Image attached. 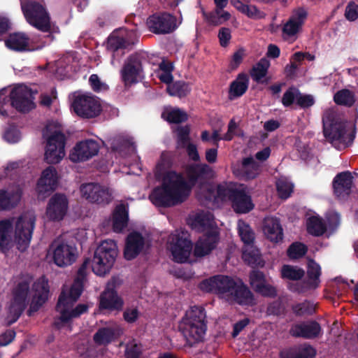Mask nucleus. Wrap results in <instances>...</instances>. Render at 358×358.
Instances as JSON below:
<instances>
[{
	"mask_svg": "<svg viewBox=\"0 0 358 358\" xmlns=\"http://www.w3.org/2000/svg\"><path fill=\"white\" fill-rule=\"evenodd\" d=\"M29 37L22 32H15L10 34L5 40L6 46L12 50L24 52L29 50Z\"/></svg>",
	"mask_w": 358,
	"mask_h": 358,
	"instance_id": "nucleus-34",
	"label": "nucleus"
},
{
	"mask_svg": "<svg viewBox=\"0 0 358 358\" xmlns=\"http://www.w3.org/2000/svg\"><path fill=\"white\" fill-rule=\"evenodd\" d=\"M345 17L350 22H354L358 19V5L351 1H350L345 10Z\"/></svg>",
	"mask_w": 358,
	"mask_h": 358,
	"instance_id": "nucleus-61",
	"label": "nucleus"
},
{
	"mask_svg": "<svg viewBox=\"0 0 358 358\" xmlns=\"http://www.w3.org/2000/svg\"><path fill=\"white\" fill-rule=\"evenodd\" d=\"M321 267L313 259H310L308 263L307 267V280L296 285L295 291L302 293L308 289H316L320 284V277L321 275Z\"/></svg>",
	"mask_w": 358,
	"mask_h": 358,
	"instance_id": "nucleus-26",
	"label": "nucleus"
},
{
	"mask_svg": "<svg viewBox=\"0 0 358 358\" xmlns=\"http://www.w3.org/2000/svg\"><path fill=\"white\" fill-rule=\"evenodd\" d=\"M74 112L83 118H93L99 115L102 110L100 101L94 96L79 95L72 103Z\"/></svg>",
	"mask_w": 358,
	"mask_h": 358,
	"instance_id": "nucleus-16",
	"label": "nucleus"
},
{
	"mask_svg": "<svg viewBox=\"0 0 358 358\" xmlns=\"http://www.w3.org/2000/svg\"><path fill=\"white\" fill-rule=\"evenodd\" d=\"M69 209V199L65 194L55 193L49 200L46 215L52 221L64 219Z\"/></svg>",
	"mask_w": 358,
	"mask_h": 358,
	"instance_id": "nucleus-21",
	"label": "nucleus"
},
{
	"mask_svg": "<svg viewBox=\"0 0 358 358\" xmlns=\"http://www.w3.org/2000/svg\"><path fill=\"white\" fill-rule=\"evenodd\" d=\"M117 256L116 243L113 240H106L96 249L92 260L85 259L78 270V275L82 281L86 277V269L91 264L93 272L99 276L108 273L113 267Z\"/></svg>",
	"mask_w": 358,
	"mask_h": 358,
	"instance_id": "nucleus-4",
	"label": "nucleus"
},
{
	"mask_svg": "<svg viewBox=\"0 0 358 358\" xmlns=\"http://www.w3.org/2000/svg\"><path fill=\"white\" fill-rule=\"evenodd\" d=\"M11 108L20 113H28L35 108L34 94L29 87L18 84L10 90Z\"/></svg>",
	"mask_w": 358,
	"mask_h": 358,
	"instance_id": "nucleus-14",
	"label": "nucleus"
},
{
	"mask_svg": "<svg viewBox=\"0 0 358 358\" xmlns=\"http://www.w3.org/2000/svg\"><path fill=\"white\" fill-rule=\"evenodd\" d=\"M145 245V239L138 231L130 233L125 242L124 257L127 260L135 259L142 251Z\"/></svg>",
	"mask_w": 358,
	"mask_h": 358,
	"instance_id": "nucleus-28",
	"label": "nucleus"
},
{
	"mask_svg": "<svg viewBox=\"0 0 358 358\" xmlns=\"http://www.w3.org/2000/svg\"><path fill=\"white\" fill-rule=\"evenodd\" d=\"M123 319L129 324H133L137 321L140 316L138 308H127L123 312Z\"/></svg>",
	"mask_w": 358,
	"mask_h": 358,
	"instance_id": "nucleus-63",
	"label": "nucleus"
},
{
	"mask_svg": "<svg viewBox=\"0 0 358 358\" xmlns=\"http://www.w3.org/2000/svg\"><path fill=\"white\" fill-rule=\"evenodd\" d=\"M238 234L241 241L245 245H252L255 240V234L248 224L243 222V226L238 224Z\"/></svg>",
	"mask_w": 358,
	"mask_h": 358,
	"instance_id": "nucleus-56",
	"label": "nucleus"
},
{
	"mask_svg": "<svg viewBox=\"0 0 358 358\" xmlns=\"http://www.w3.org/2000/svg\"><path fill=\"white\" fill-rule=\"evenodd\" d=\"M43 137L46 141L44 159L49 164H56L64 157L66 137L61 131H51L46 126L43 131Z\"/></svg>",
	"mask_w": 358,
	"mask_h": 358,
	"instance_id": "nucleus-7",
	"label": "nucleus"
},
{
	"mask_svg": "<svg viewBox=\"0 0 358 358\" xmlns=\"http://www.w3.org/2000/svg\"><path fill=\"white\" fill-rule=\"evenodd\" d=\"M115 338V331L110 327L99 328L93 336L94 343L99 345H106Z\"/></svg>",
	"mask_w": 358,
	"mask_h": 358,
	"instance_id": "nucleus-43",
	"label": "nucleus"
},
{
	"mask_svg": "<svg viewBox=\"0 0 358 358\" xmlns=\"http://www.w3.org/2000/svg\"><path fill=\"white\" fill-rule=\"evenodd\" d=\"M315 99L310 94H303L300 91L298 92L296 104L301 108H308L313 106Z\"/></svg>",
	"mask_w": 358,
	"mask_h": 358,
	"instance_id": "nucleus-62",
	"label": "nucleus"
},
{
	"mask_svg": "<svg viewBox=\"0 0 358 358\" xmlns=\"http://www.w3.org/2000/svg\"><path fill=\"white\" fill-rule=\"evenodd\" d=\"M219 241V234L215 230H208L196 242L194 255L203 257L209 255L217 246Z\"/></svg>",
	"mask_w": 358,
	"mask_h": 358,
	"instance_id": "nucleus-23",
	"label": "nucleus"
},
{
	"mask_svg": "<svg viewBox=\"0 0 358 358\" xmlns=\"http://www.w3.org/2000/svg\"><path fill=\"white\" fill-rule=\"evenodd\" d=\"M162 117L168 122L173 124L182 123L188 119L187 113L179 108H172L163 113Z\"/></svg>",
	"mask_w": 358,
	"mask_h": 358,
	"instance_id": "nucleus-46",
	"label": "nucleus"
},
{
	"mask_svg": "<svg viewBox=\"0 0 358 358\" xmlns=\"http://www.w3.org/2000/svg\"><path fill=\"white\" fill-rule=\"evenodd\" d=\"M276 189L280 198L286 199L292 193L294 185L290 180H276Z\"/></svg>",
	"mask_w": 358,
	"mask_h": 358,
	"instance_id": "nucleus-55",
	"label": "nucleus"
},
{
	"mask_svg": "<svg viewBox=\"0 0 358 358\" xmlns=\"http://www.w3.org/2000/svg\"><path fill=\"white\" fill-rule=\"evenodd\" d=\"M249 76L245 73H240L236 78L233 80L229 87V99L232 100L243 96L249 87Z\"/></svg>",
	"mask_w": 358,
	"mask_h": 358,
	"instance_id": "nucleus-33",
	"label": "nucleus"
},
{
	"mask_svg": "<svg viewBox=\"0 0 358 358\" xmlns=\"http://www.w3.org/2000/svg\"><path fill=\"white\" fill-rule=\"evenodd\" d=\"M322 332L320 324L315 320H309L294 324L289 329V334L294 338L313 339L317 338Z\"/></svg>",
	"mask_w": 358,
	"mask_h": 358,
	"instance_id": "nucleus-24",
	"label": "nucleus"
},
{
	"mask_svg": "<svg viewBox=\"0 0 358 358\" xmlns=\"http://www.w3.org/2000/svg\"><path fill=\"white\" fill-rule=\"evenodd\" d=\"M155 187L149 199L157 207L170 208L180 205L189 196L197 180H162Z\"/></svg>",
	"mask_w": 358,
	"mask_h": 358,
	"instance_id": "nucleus-3",
	"label": "nucleus"
},
{
	"mask_svg": "<svg viewBox=\"0 0 358 358\" xmlns=\"http://www.w3.org/2000/svg\"><path fill=\"white\" fill-rule=\"evenodd\" d=\"M292 310L296 316L310 315L315 313V306L310 301H305L293 306Z\"/></svg>",
	"mask_w": 358,
	"mask_h": 358,
	"instance_id": "nucleus-54",
	"label": "nucleus"
},
{
	"mask_svg": "<svg viewBox=\"0 0 358 358\" xmlns=\"http://www.w3.org/2000/svg\"><path fill=\"white\" fill-rule=\"evenodd\" d=\"M308 251L307 246L299 242L292 243L287 250V255L290 259H299L303 257Z\"/></svg>",
	"mask_w": 358,
	"mask_h": 358,
	"instance_id": "nucleus-52",
	"label": "nucleus"
},
{
	"mask_svg": "<svg viewBox=\"0 0 358 358\" xmlns=\"http://www.w3.org/2000/svg\"><path fill=\"white\" fill-rule=\"evenodd\" d=\"M83 291V281H82V279H80V278H76L67 294L70 295V297H71L73 301H78Z\"/></svg>",
	"mask_w": 358,
	"mask_h": 358,
	"instance_id": "nucleus-59",
	"label": "nucleus"
},
{
	"mask_svg": "<svg viewBox=\"0 0 358 358\" xmlns=\"http://www.w3.org/2000/svg\"><path fill=\"white\" fill-rule=\"evenodd\" d=\"M307 231L309 234L319 237L327 231V225L324 220L317 216H311L307 220Z\"/></svg>",
	"mask_w": 358,
	"mask_h": 358,
	"instance_id": "nucleus-40",
	"label": "nucleus"
},
{
	"mask_svg": "<svg viewBox=\"0 0 358 358\" xmlns=\"http://www.w3.org/2000/svg\"><path fill=\"white\" fill-rule=\"evenodd\" d=\"M119 285V279L115 277L108 282L104 291L99 297V310L117 313L122 310L124 302L117 294V288Z\"/></svg>",
	"mask_w": 358,
	"mask_h": 358,
	"instance_id": "nucleus-10",
	"label": "nucleus"
},
{
	"mask_svg": "<svg viewBox=\"0 0 358 358\" xmlns=\"http://www.w3.org/2000/svg\"><path fill=\"white\" fill-rule=\"evenodd\" d=\"M190 128L188 125L178 127L177 129L178 141L182 146L186 145L189 141Z\"/></svg>",
	"mask_w": 358,
	"mask_h": 358,
	"instance_id": "nucleus-64",
	"label": "nucleus"
},
{
	"mask_svg": "<svg viewBox=\"0 0 358 358\" xmlns=\"http://www.w3.org/2000/svg\"><path fill=\"white\" fill-rule=\"evenodd\" d=\"M249 281L253 290L262 296L275 298L278 294L276 288L268 282L264 273L259 270L250 271Z\"/></svg>",
	"mask_w": 358,
	"mask_h": 358,
	"instance_id": "nucleus-20",
	"label": "nucleus"
},
{
	"mask_svg": "<svg viewBox=\"0 0 358 358\" xmlns=\"http://www.w3.org/2000/svg\"><path fill=\"white\" fill-rule=\"evenodd\" d=\"M171 163L169 160L162 158L155 167V179L182 180V173L170 169ZM187 179H211L214 176V171L206 164H191L185 167Z\"/></svg>",
	"mask_w": 358,
	"mask_h": 358,
	"instance_id": "nucleus-5",
	"label": "nucleus"
},
{
	"mask_svg": "<svg viewBox=\"0 0 358 358\" xmlns=\"http://www.w3.org/2000/svg\"><path fill=\"white\" fill-rule=\"evenodd\" d=\"M199 287L207 293L225 295L228 301L240 306H252L255 304L254 294L241 278L216 275L203 280Z\"/></svg>",
	"mask_w": 358,
	"mask_h": 358,
	"instance_id": "nucleus-2",
	"label": "nucleus"
},
{
	"mask_svg": "<svg viewBox=\"0 0 358 358\" xmlns=\"http://www.w3.org/2000/svg\"><path fill=\"white\" fill-rule=\"evenodd\" d=\"M334 100L338 105L347 106H352L355 101L353 92L347 89L338 91L334 94Z\"/></svg>",
	"mask_w": 358,
	"mask_h": 358,
	"instance_id": "nucleus-51",
	"label": "nucleus"
},
{
	"mask_svg": "<svg viewBox=\"0 0 358 358\" xmlns=\"http://www.w3.org/2000/svg\"><path fill=\"white\" fill-rule=\"evenodd\" d=\"M13 224V219L0 221V251L3 253L8 252L10 248Z\"/></svg>",
	"mask_w": 358,
	"mask_h": 358,
	"instance_id": "nucleus-36",
	"label": "nucleus"
},
{
	"mask_svg": "<svg viewBox=\"0 0 358 358\" xmlns=\"http://www.w3.org/2000/svg\"><path fill=\"white\" fill-rule=\"evenodd\" d=\"M285 306L282 301L280 299L272 301L267 306L266 314L268 315L282 316L285 315Z\"/></svg>",
	"mask_w": 358,
	"mask_h": 358,
	"instance_id": "nucleus-53",
	"label": "nucleus"
},
{
	"mask_svg": "<svg viewBox=\"0 0 358 358\" xmlns=\"http://www.w3.org/2000/svg\"><path fill=\"white\" fill-rule=\"evenodd\" d=\"M150 31L155 34L173 32L178 27L175 15L167 12H159L149 16L146 22Z\"/></svg>",
	"mask_w": 358,
	"mask_h": 358,
	"instance_id": "nucleus-12",
	"label": "nucleus"
},
{
	"mask_svg": "<svg viewBox=\"0 0 358 358\" xmlns=\"http://www.w3.org/2000/svg\"><path fill=\"white\" fill-rule=\"evenodd\" d=\"M76 301H73L66 292L62 290L59 296L55 310L57 312L59 313V316H62V311L63 310L70 311Z\"/></svg>",
	"mask_w": 358,
	"mask_h": 358,
	"instance_id": "nucleus-50",
	"label": "nucleus"
},
{
	"mask_svg": "<svg viewBox=\"0 0 358 358\" xmlns=\"http://www.w3.org/2000/svg\"><path fill=\"white\" fill-rule=\"evenodd\" d=\"M315 355V349L310 345L281 352L282 358H314Z\"/></svg>",
	"mask_w": 358,
	"mask_h": 358,
	"instance_id": "nucleus-38",
	"label": "nucleus"
},
{
	"mask_svg": "<svg viewBox=\"0 0 358 358\" xmlns=\"http://www.w3.org/2000/svg\"><path fill=\"white\" fill-rule=\"evenodd\" d=\"M263 230L267 238L272 242L278 243L283 238V230L278 218L273 217L265 218Z\"/></svg>",
	"mask_w": 358,
	"mask_h": 358,
	"instance_id": "nucleus-32",
	"label": "nucleus"
},
{
	"mask_svg": "<svg viewBox=\"0 0 358 358\" xmlns=\"http://www.w3.org/2000/svg\"><path fill=\"white\" fill-rule=\"evenodd\" d=\"M324 136L331 143L337 141L346 147L350 146L356 136V128L346 134L347 122L333 110H326L322 117Z\"/></svg>",
	"mask_w": 358,
	"mask_h": 358,
	"instance_id": "nucleus-6",
	"label": "nucleus"
},
{
	"mask_svg": "<svg viewBox=\"0 0 358 358\" xmlns=\"http://www.w3.org/2000/svg\"><path fill=\"white\" fill-rule=\"evenodd\" d=\"M269 66L270 63L267 59H261L250 70V75L252 80L257 83L267 84L268 79H263L267 75Z\"/></svg>",
	"mask_w": 358,
	"mask_h": 358,
	"instance_id": "nucleus-37",
	"label": "nucleus"
},
{
	"mask_svg": "<svg viewBox=\"0 0 358 358\" xmlns=\"http://www.w3.org/2000/svg\"><path fill=\"white\" fill-rule=\"evenodd\" d=\"M178 328L187 345L192 347L203 341L207 330V324L180 322Z\"/></svg>",
	"mask_w": 358,
	"mask_h": 358,
	"instance_id": "nucleus-22",
	"label": "nucleus"
},
{
	"mask_svg": "<svg viewBox=\"0 0 358 358\" xmlns=\"http://www.w3.org/2000/svg\"><path fill=\"white\" fill-rule=\"evenodd\" d=\"M143 57L138 52L129 55L120 70V77L124 87H129L138 83L143 71L142 60Z\"/></svg>",
	"mask_w": 358,
	"mask_h": 358,
	"instance_id": "nucleus-11",
	"label": "nucleus"
},
{
	"mask_svg": "<svg viewBox=\"0 0 358 358\" xmlns=\"http://www.w3.org/2000/svg\"><path fill=\"white\" fill-rule=\"evenodd\" d=\"M243 259L247 264L252 267L264 266L260 251L252 245H245L243 250Z\"/></svg>",
	"mask_w": 358,
	"mask_h": 358,
	"instance_id": "nucleus-39",
	"label": "nucleus"
},
{
	"mask_svg": "<svg viewBox=\"0 0 358 358\" xmlns=\"http://www.w3.org/2000/svg\"><path fill=\"white\" fill-rule=\"evenodd\" d=\"M205 17L209 24L217 26L228 21L231 17V14L228 11L215 9L212 12L205 14Z\"/></svg>",
	"mask_w": 358,
	"mask_h": 358,
	"instance_id": "nucleus-48",
	"label": "nucleus"
},
{
	"mask_svg": "<svg viewBox=\"0 0 358 358\" xmlns=\"http://www.w3.org/2000/svg\"><path fill=\"white\" fill-rule=\"evenodd\" d=\"M27 22L43 32H50L51 29L49 13L41 3L31 1L21 5Z\"/></svg>",
	"mask_w": 358,
	"mask_h": 358,
	"instance_id": "nucleus-8",
	"label": "nucleus"
},
{
	"mask_svg": "<svg viewBox=\"0 0 358 358\" xmlns=\"http://www.w3.org/2000/svg\"><path fill=\"white\" fill-rule=\"evenodd\" d=\"M6 107H11V96L7 88H3L0 90V115L7 117L9 115Z\"/></svg>",
	"mask_w": 358,
	"mask_h": 358,
	"instance_id": "nucleus-57",
	"label": "nucleus"
},
{
	"mask_svg": "<svg viewBox=\"0 0 358 358\" xmlns=\"http://www.w3.org/2000/svg\"><path fill=\"white\" fill-rule=\"evenodd\" d=\"M36 217L29 214L21 215L17 220L15 237L18 248L24 250L28 248L35 227Z\"/></svg>",
	"mask_w": 358,
	"mask_h": 358,
	"instance_id": "nucleus-13",
	"label": "nucleus"
},
{
	"mask_svg": "<svg viewBox=\"0 0 358 358\" xmlns=\"http://www.w3.org/2000/svg\"><path fill=\"white\" fill-rule=\"evenodd\" d=\"M76 247L66 243L59 242L55 245L53 260L58 266L63 267L72 264L76 259Z\"/></svg>",
	"mask_w": 358,
	"mask_h": 358,
	"instance_id": "nucleus-27",
	"label": "nucleus"
},
{
	"mask_svg": "<svg viewBox=\"0 0 358 358\" xmlns=\"http://www.w3.org/2000/svg\"><path fill=\"white\" fill-rule=\"evenodd\" d=\"M99 143L93 139L80 141L74 145L69 154V159L73 162L89 160L96 156L99 151Z\"/></svg>",
	"mask_w": 358,
	"mask_h": 358,
	"instance_id": "nucleus-17",
	"label": "nucleus"
},
{
	"mask_svg": "<svg viewBox=\"0 0 358 358\" xmlns=\"http://www.w3.org/2000/svg\"><path fill=\"white\" fill-rule=\"evenodd\" d=\"M167 92L171 96L183 98L187 96L191 92L189 83L178 80L168 85Z\"/></svg>",
	"mask_w": 358,
	"mask_h": 358,
	"instance_id": "nucleus-45",
	"label": "nucleus"
},
{
	"mask_svg": "<svg viewBox=\"0 0 358 358\" xmlns=\"http://www.w3.org/2000/svg\"><path fill=\"white\" fill-rule=\"evenodd\" d=\"M304 274L305 271L303 268L291 265H284L281 270L282 278L291 280H299Z\"/></svg>",
	"mask_w": 358,
	"mask_h": 358,
	"instance_id": "nucleus-49",
	"label": "nucleus"
},
{
	"mask_svg": "<svg viewBox=\"0 0 358 358\" xmlns=\"http://www.w3.org/2000/svg\"><path fill=\"white\" fill-rule=\"evenodd\" d=\"M80 189L82 196L91 203L108 204L113 200L112 189L97 182L83 184Z\"/></svg>",
	"mask_w": 358,
	"mask_h": 358,
	"instance_id": "nucleus-15",
	"label": "nucleus"
},
{
	"mask_svg": "<svg viewBox=\"0 0 358 358\" xmlns=\"http://www.w3.org/2000/svg\"><path fill=\"white\" fill-rule=\"evenodd\" d=\"M36 187L38 196L45 199L49 196L58 187L59 180H37Z\"/></svg>",
	"mask_w": 358,
	"mask_h": 358,
	"instance_id": "nucleus-44",
	"label": "nucleus"
},
{
	"mask_svg": "<svg viewBox=\"0 0 358 358\" xmlns=\"http://www.w3.org/2000/svg\"><path fill=\"white\" fill-rule=\"evenodd\" d=\"M29 283L27 281L20 282L13 290V299L8 309L9 324L17 321L28 304Z\"/></svg>",
	"mask_w": 358,
	"mask_h": 358,
	"instance_id": "nucleus-9",
	"label": "nucleus"
},
{
	"mask_svg": "<svg viewBox=\"0 0 358 358\" xmlns=\"http://www.w3.org/2000/svg\"><path fill=\"white\" fill-rule=\"evenodd\" d=\"M352 180H333V189L335 196L341 200L345 201L352 192Z\"/></svg>",
	"mask_w": 358,
	"mask_h": 358,
	"instance_id": "nucleus-41",
	"label": "nucleus"
},
{
	"mask_svg": "<svg viewBox=\"0 0 358 358\" xmlns=\"http://www.w3.org/2000/svg\"><path fill=\"white\" fill-rule=\"evenodd\" d=\"M306 17L307 12L303 8H300L295 10L289 20L284 24L282 27L283 34L288 36H293L296 34Z\"/></svg>",
	"mask_w": 358,
	"mask_h": 358,
	"instance_id": "nucleus-31",
	"label": "nucleus"
},
{
	"mask_svg": "<svg viewBox=\"0 0 358 358\" xmlns=\"http://www.w3.org/2000/svg\"><path fill=\"white\" fill-rule=\"evenodd\" d=\"M299 90L295 87H289L283 94L282 103L285 107L291 106L294 101H297V96Z\"/></svg>",
	"mask_w": 358,
	"mask_h": 358,
	"instance_id": "nucleus-58",
	"label": "nucleus"
},
{
	"mask_svg": "<svg viewBox=\"0 0 358 358\" xmlns=\"http://www.w3.org/2000/svg\"><path fill=\"white\" fill-rule=\"evenodd\" d=\"M258 166L251 157H244L241 163L236 164L234 166V173L236 176H242L248 173L250 170L257 171Z\"/></svg>",
	"mask_w": 358,
	"mask_h": 358,
	"instance_id": "nucleus-47",
	"label": "nucleus"
},
{
	"mask_svg": "<svg viewBox=\"0 0 358 358\" xmlns=\"http://www.w3.org/2000/svg\"><path fill=\"white\" fill-rule=\"evenodd\" d=\"M3 138L10 143H17L20 139V132L17 127L10 125L6 129Z\"/></svg>",
	"mask_w": 358,
	"mask_h": 358,
	"instance_id": "nucleus-60",
	"label": "nucleus"
},
{
	"mask_svg": "<svg viewBox=\"0 0 358 358\" xmlns=\"http://www.w3.org/2000/svg\"><path fill=\"white\" fill-rule=\"evenodd\" d=\"M206 310L202 306H194L187 311L185 317L182 318L181 322H192L196 324H207L206 320Z\"/></svg>",
	"mask_w": 358,
	"mask_h": 358,
	"instance_id": "nucleus-42",
	"label": "nucleus"
},
{
	"mask_svg": "<svg viewBox=\"0 0 358 358\" xmlns=\"http://www.w3.org/2000/svg\"><path fill=\"white\" fill-rule=\"evenodd\" d=\"M89 306L85 303H79L74 308H71L70 311L63 310L62 311V316L55 318L52 323V327L59 330L62 329L65 324H69L74 318L80 317L83 314L87 313Z\"/></svg>",
	"mask_w": 358,
	"mask_h": 358,
	"instance_id": "nucleus-30",
	"label": "nucleus"
},
{
	"mask_svg": "<svg viewBox=\"0 0 358 358\" xmlns=\"http://www.w3.org/2000/svg\"><path fill=\"white\" fill-rule=\"evenodd\" d=\"M129 221L128 208L124 204L117 205L113 214V229L120 233L127 226Z\"/></svg>",
	"mask_w": 358,
	"mask_h": 358,
	"instance_id": "nucleus-35",
	"label": "nucleus"
},
{
	"mask_svg": "<svg viewBox=\"0 0 358 358\" xmlns=\"http://www.w3.org/2000/svg\"><path fill=\"white\" fill-rule=\"evenodd\" d=\"M138 36L136 28L131 29L126 38L110 35L107 40L106 48L113 53L119 50H131L138 43Z\"/></svg>",
	"mask_w": 358,
	"mask_h": 358,
	"instance_id": "nucleus-25",
	"label": "nucleus"
},
{
	"mask_svg": "<svg viewBox=\"0 0 358 358\" xmlns=\"http://www.w3.org/2000/svg\"><path fill=\"white\" fill-rule=\"evenodd\" d=\"M192 244L186 234H173L170 241V250L173 259L178 263L185 262L192 250Z\"/></svg>",
	"mask_w": 358,
	"mask_h": 358,
	"instance_id": "nucleus-18",
	"label": "nucleus"
},
{
	"mask_svg": "<svg viewBox=\"0 0 358 358\" xmlns=\"http://www.w3.org/2000/svg\"><path fill=\"white\" fill-rule=\"evenodd\" d=\"M199 180L196 181V182ZM199 192L201 199L209 202L229 201L236 213H248L255 205L247 187L233 181L224 180L215 189L210 180H199Z\"/></svg>",
	"mask_w": 358,
	"mask_h": 358,
	"instance_id": "nucleus-1",
	"label": "nucleus"
},
{
	"mask_svg": "<svg viewBox=\"0 0 358 358\" xmlns=\"http://www.w3.org/2000/svg\"><path fill=\"white\" fill-rule=\"evenodd\" d=\"M22 196V189L16 185L8 189H0V211L9 210L15 208Z\"/></svg>",
	"mask_w": 358,
	"mask_h": 358,
	"instance_id": "nucleus-29",
	"label": "nucleus"
},
{
	"mask_svg": "<svg viewBox=\"0 0 358 358\" xmlns=\"http://www.w3.org/2000/svg\"><path fill=\"white\" fill-rule=\"evenodd\" d=\"M34 294L30 303L27 315L31 316L33 313L37 312L41 306L48 300L50 287L48 280L45 276H42L34 282L32 285Z\"/></svg>",
	"mask_w": 358,
	"mask_h": 358,
	"instance_id": "nucleus-19",
	"label": "nucleus"
}]
</instances>
